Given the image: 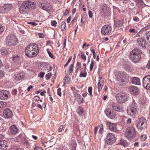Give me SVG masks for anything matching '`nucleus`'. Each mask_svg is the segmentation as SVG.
<instances>
[{"instance_id":"f257e3e1","label":"nucleus","mask_w":150,"mask_h":150,"mask_svg":"<svg viewBox=\"0 0 150 150\" xmlns=\"http://www.w3.org/2000/svg\"><path fill=\"white\" fill-rule=\"evenodd\" d=\"M38 46L36 44H32L28 45L25 51V54L29 57H35L39 52Z\"/></svg>"},{"instance_id":"f03ea898","label":"nucleus","mask_w":150,"mask_h":150,"mask_svg":"<svg viewBox=\"0 0 150 150\" xmlns=\"http://www.w3.org/2000/svg\"><path fill=\"white\" fill-rule=\"evenodd\" d=\"M142 53L140 50L136 48L131 51L129 55V58L133 62L137 63L140 60Z\"/></svg>"},{"instance_id":"7ed1b4c3","label":"nucleus","mask_w":150,"mask_h":150,"mask_svg":"<svg viewBox=\"0 0 150 150\" xmlns=\"http://www.w3.org/2000/svg\"><path fill=\"white\" fill-rule=\"evenodd\" d=\"M136 131L134 128L132 127H127L125 134V136L128 140L133 139L135 137Z\"/></svg>"},{"instance_id":"20e7f679","label":"nucleus","mask_w":150,"mask_h":150,"mask_svg":"<svg viewBox=\"0 0 150 150\" xmlns=\"http://www.w3.org/2000/svg\"><path fill=\"white\" fill-rule=\"evenodd\" d=\"M6 42L8 45L10 46H15L18 42V39L14 35H10L6 37Z\"/></svg>"},{"instance_id":"39448f33","label":"nucleus","mask_w":150,"mask_h":150,"mask_svg":"<svg viewBox=\"0 0 150 150\" xmlns=\"http://www.w3.org/2000/svg\"><path fill=\"white\" fill-rule=\"evenodd\" d=\"M129 81V76L125 73L121 74L117 81V83L119 85H125Z\"/></svg>"},{"instance_id":"423d86ee","label":"nucleus","mask_w":150,"mask_h":150,"mask_svg":"<svg viewBox=\"0 0 150 150\" xmlns=\"http://www.w3.org/2000/svg\"><path fill=\"white\" fill-rule=\"evenodd\" d=\"M105 143L109 145H112L116 141V139L114 134L109 133L107 134L105 139Z\"/></svg>"},{"instance_id":"0eeeda50","label":"nucleus","mask_w":150,"mask_h":150,"mask_svg":"<svg viewBox=\"0 0 150 150\" xmlns=\"http://www.w3.org/2000/svg\"><path fill=\"white\" fill-rule=\"evenodd\" d=\"M115 97L117 102L120 103H125L127 100V96L122 93L117 94Z\"/></svg>"},{"instance_id":"6e6552de","label":"nucleus","mask_w":150,"mask_h":150,"mask_svg":"<svg viewBox=\"0 0 150 150\" xmlns=\"http://www.w3.org/2000/svg\"><path fill=\"white\" fill-rule=\"evenodd\" d=\"M110 9L108 6L106 4H103L102 5V13L103 17L107 18L109 15Z\"/></svg>"},{"instance_id":"1a4fd4ad","label":"nucleus","mask_w":150,"mask_h":150,"mask_svg":"<svg viewBox=\"0 0 150 150\" xmlns=\"http://www.w3.org/2000/svg\"><path fill=\"white\" fill-rule=\"evenodd\" d=\"M146 122L145 119L144 117H141L139 119L137 126L139 129L142 130L146 128Z\"/></svg>"},{"instance_id":"9d476101","label":"nucleus","mask_w":150,"mask_h":150,"mask_svg":"<svg viewBox=\"0 0 150 150\" xmlns=\"http://www.w3.org/2000/svg\"><path fill=\"white\" fill-rule=\"evenodd\" d=\"M143 86L145 89L148 90L150 88V75L144 76L142 80Z\"/></svg>"},{"instance_id":"9b49d317","label":"nucleus","mask_w":150,"mask_h":150,"mask_svg":"<svg viewBox=\"0 0 150 150\" xmlns=\"http://www.w3.org/2000/svg\"><path fill=\"white\" fill-rule=\"evenodd\" d=\"M112 28L111 26L108 25H104L101 28V33L102 34L107 35L111 32Z\"/></svg>"},{"instance_id":"f8f14e48","label":"nucleus","mask_w":150,"mask_h":150,"mask_svg":"<svg viewBox=\"0 0 150 150\" xmlns=\"http://www.w3.org/2000/svg\"><path fill=\"white\" fill-rule=\"evenodd\" d=\"M136 45L139 48H145L146 46V42L144 38H139L137 40Z\"/></svg>"},{"instance_id":"ddd939ff","label":"nucleus","mask_w":150,"mask_h":150,"mask_svg":"<svg viewBox=\"0 0 150 150\" xmlns=\"http://www.w3.org/2000/svg\"><path fill=\"white\" fill-rule=\"evenodd\" d=\"M10 96L9 92L6 90H2L0 91V99L5 100L8 98Z\"/></svg>"},{"instance_id":"4468645a","label":"nucleus","mask_w":150,"mask_h":150,"mask_svg":"<svg viewBox=\"0 0 150 150\" xmlns=\"http://www.w3.org/2000/svg\"><path fill=\"white\" fill-rule=\"evenodd\" d=\"M35 2H32L29 1H24L22 4L21 6L25 8L27 7L30 10V8L33 9L35 8Z\"/></svg>"},{"instance_id":"2eb2a0df","label":"nucleus","mask_w":150,"mask_h":150,"mask_svg":"<svg viewBox=\"0 0 150 150\" xmlns=\"http://www.w3.org/2000/svg\"><path fill=\"white\" fill-rule=\"evenodd\" d=\"M105 112L107 117L110 119H113L115 117V113L113 110L109 108H106L105 110Z\"/></svg>"},{"instance_id":"dca6fc26","label":"nucleus","mask_w":150,"mask_h":150,"mask_svg":"<svg viewBox=\"0 0 150 150\" xmlns=\"http://www.w3.org/2000/svg\"><path fill=\"white\" fill-rule=\"evenodd\" d=\"M39 6L42 9L47 11H50L52 8L51 6L49 5L46 3L42 2L39 4Z\"/></svg>"},{"instance_id":"f3484780","label":"nucleus","mask_w":150,"mask_h":150,"mask_svg":"<svg viewBox=\"0 0 150 150\" xmlns=\"http://www.w3.org/2000/svg\"><path fill=\"white\" fill-rule=\"evenodd\" d=\"M12 6L9 4H6L0 8V13H5L8 12L11 10Z\"/></svg>"},{"instance_id":"a211bd4d","label":"nucleus","mask_w":150,"mask_h":150,"mask_svg":"<svg viewBox=\"0 0 150 150\" xmlns=\"http://www.w3.org/2000/svg\"><path fill=\"white\" fill-rule=\"evenodd\" d=\"M112 108L117 112H122L123 110V107L122 105L117 103H113L111 104Z\"/></svg>"},{"instance_id":"6ab92c4d","label":"nucleus","mask_w":150,"mask_h":150,"mask_svg":"<svg viewBox=\"0 0 150 150\" xmlns=\"http://www.w3.org/2000/svg\"><path fill=\"white\" fill-rule=\"evenodd\" d=\"M106 125L107 127H108L110 130L115 132L117 131L116 127V125L115 123H112L110 122H108L106 123Z\"/></svg>"},{"instance_id":"aec40b11","label":"nucleus","mask_w":150,"mask_h":150,"mask_svg":"<svg viewBox=\"0 0 150 150\" xmlns=\"http://www.w3.org/2000/svg\"><path fill=\"white\" fill-rule=\"evenodd\" d=\"M3 114L4 117L7 118H10L13 116L12 111L8 108L4 110Z\"/></svg>"},{"instance_id":"412c9836","label":"nucleus","mask_w":150,"mask_h":150,"mask_svg":"<svg viewBox=\"0 0 150 150\" xmlns=\"http://www.w3.org/2000/svg\"><path fill=\"white\" fill-rule=\"evenodd\" d=\"M137 111L138 110H137L135 109L127 108V111L128 115L134 117L137 115Z\"/></svg>"},{"instance_id":"4be33fe9","label":"nucleus","mask_w":150,"mask_h":150,"mask_svg":"<svg viewBox=\"0 0 150 150\" xmlns=\"http://www.w3.org/2000/svg\"><path fill=\"white\" fill-rule=\"evenodd\" d=\"M8 147L7 142L5 140H0V150H6Z\"/></svg>"},{"instance_id":"5701e85b","label":"nucleus","mask_w":150,"mask_h":150,"mask_svg":"<svg viewBox=\"0 0 150 150\" xmlns=\"http://www.w3.org/2000/svg\"><path fill=\"white\" fill-rule=\"evenodd\" d=\"M18 139L19 140L21 141L23 144L28 146V140L26 139L24 136L22 135H20L18 137Z\"/></svg>"},{"instance_id":"b1692460","label":"nucleus","mask_w":150,"mask_h":150,"mask_svg":"<svg viewBox=\"0 0 150 150\" xmlns=\"http://www.w3.org/2000/svg\"><path fill=\"white\" fill-rule=\"evenodd\" d=\"M129 91L131 93L134 95H137L139 93L138 88L135 86H131L129 88Z\"/></svg>"},{"instance_id":"393cba45","label":"nucleus","mask_w":150,"mask_h":150,"mask_svg":"<svg viewBox=\"0 0 150 150\" xmlns=\"http://www.w3.org/2000/svg\"><path fill=\"white\" fill-rule=\"evenodd\" d=\"M29 10H30L27 7L25 8L22 6H21L19 8L20 12L22 14H28Z\"/></svg>"},{"instance_id":"a878e982","label":"nucleus","mask_w":150,"mask_h":150,"mask_svg":"<svg viewBox=\"0 0 150 150\" xmlns=\"http://www.w3.org/2000/svg\"><path fill=\"white\" fill-rule=\"evenodd\" d=\"M25 76V74L23 72L19 73L16 76L15 79L17 81H19L23 79Z\"/></svg>"},{"instance_id":"bb28decb","label":"nucleus","mask_w":150,"mask_h":150,"mask_svg":"<svg viewBox=\"0 0 150 150\" xmlns=\"http://www.w3.org/2000/svg\"><path fill=\"white\" fill-rule=\"evenodd\" d=\"M10 130L13 134H15L18 132V130L16 125H13L11 126Z\"/></svg>"},{"instance_id":"cd10ccee","label":"nucleus","mask_w":150,"mask_h":150,"mask_svg":"<svg viewBox=\"0 0 150 150\" xmlns=\"http://www.w3.org/2000/svg\"><path fill=\"white\" fill-rule=\"evenodd\" d=\"M103 85V81L102 78H100L99 80L98 84V88L99 91L101 90Z\"/></svg>"},{"instance_id":"c85d7f7f","label":"nucleus","mask_w":150,"mask_h":150,"mask_svg":"<svg viewBox=\"0 0 150 150\" xmlns=\"http://www.w3.org/2000/svg\"><path fill=\"white\" fill-rule=\"evenodd\" d=\"M132 83L135 85H139L140 84L139 79L137 77H134L132 78Z\"/></svg>"},{"instance_id":"c756f323","label":"nucleus","mask_w":150,"mask_h":150,"mask_svg":"<svg viewBox=\"0 0 150 150\" xmlns=\"http://www.w3.org/2000/svg\"><path fill=\"white\" fill-rule=\"evenodd\" d=\"M128 108H132V109H135L137 110H138V109L137 107V105L135 102L133 100L132 103L131 104H130L129 106L128 107Z\"/></svg>"},{"instance_id":"7c9ffc66","label":"nucleus","mask_w":150,"mask_h":150,"mask_svg":"<svg viewBox=\"0 0 150 150\" xmlns=\"http://www.w3.org/2000/svg\"><path fill=\"white\" fill-rule=\"evenodd\" d=\"M76 142L74 141H71L69 146L71 150H76Z\"/></svg>"},{"instance_id":"2f4dec72","label":"nucleus","mask_w":150,"mask_h":150,"mask_svg":"<svg viewBox=\"0 0 150 150\" xmlns=\"http://www.w3.org/2000/svg\"><path fill=\"white\" fill-rule=\"evenodd\" d=\"M123 24V21L122 20H118L114 22V27H120L122 26Z\"/></svg>"},{"instance_id":"473e14b6","label":"nucleus","mask_w":150,"mask_h":150,"mask_svg":"<svg viewBox=\"0 0 150 150\" xmlns=\"http://www.w3.org/2000/svg\"><path fill=\"white\" fill-rule=\"evenodd\" d=\"M146 37V38L148 41V42L150 43V31H148L146 32L145 33Z\"/></svg>"},{"instance_id":"72a5a7b5","label":"nucleus","mask_w":150,"mask_h":150,"mask_svg":"<svg viewBox=\"0 0 150 150\" xmlns=\"http://www.w3.org/2000/svg\"><path fill=\"white\" fill-rule=\"evenodd\" d=\"M81 71L80 74L79 76L81 77H86V76L87 74L86 70L85 71H84V72H83L82 69H81Z\"/></svg>"},{"instance_id":"f704fd0d","label":"nucleus","mask_w":150,"mask_h":150,"mask_svg":"<svg viewBox=\"0 0 150 150\" xmlns=\"http://www.w3.org/2000/svg\"><path fill=\"white\" fill-rule=\"evenodd\" d=\"M7 105L6 102L0 101V110L5 108Z\"/></svg>"},{"instance_id":"c9c22d12","label":"nucleus","mask_w":150,"mask_h":150,"mask_svg":"<svg viewBox=\"0 0 150 150\" xmlns=\"http://www.w3.org/2000/svg\"><path fill=\"white\" fill-rule=\"evenodd\" d=\"M61 30L64 31L66 28V23L64 21H63L61 23Z\"/></svg>"},{"instance_id":"e433bc0d","label":"nucleus","mask_w":150,"mask_h":150,"mask_svg":"<svg viewBox=\"0 0 150 150\" xmlns=\"http://www.w3.org/2000/svg\"><path fill=\"white\" fill-rule=\"evenodd\" d=\"M127 143L126 141L123 139H122L120 141L119 144L123 146H126Z\"/></svg>"},{"instance_id":"4c0bfd02","label":"nucleus","mask_w":150,"mask_h":150,"mask_svg":"<svg viewBox=\"0 0 150 150\" xmlns=\"http://www.w3.org/2000/svg\"><path fill=\"white\" fill-rule=\"evenodd\" d=\"M74 67V64H71L69 67L68 71V72L69 74L72 73L73 70V67Z\"/></svg>"},{"instance_id":"58836bf2","label":"nucleus","mask_w":150,"mask_h":150,"mask_svg":"<svg viewBox=\"0 0 150 150\" xmlns=\"http://www.w3.org/2000/svg\"><path fill=\"white\" fill-rule=\"evenodd\" d=\"M94 60L92 59L91 60V62L90 66V71H91L93 68L94 65Z\"/></svg>"},{"instance_id":"ea45409f","label":"nucleus","mask_w":150,"mask_h":150,"mask_svg":"<svg viewBox=\"0 0 150 150\" xmlns=\"http://www.w3.org/2000/svg\"><path fill=\"white\" fill-rule=\"evenodd\" d=\"M77 96L78 97V101L80 102L81 103H82L83 101V98L80 95H77Z\"/></svg>"},{"instance_id":"a19ab883","label":"nucleus","mask_w":150,"mask_h":150,"mask_svg":"<svg viewBox=\"0 0 150 150\" xmlns=\"http://www.w3.org/2000/svg\"><path fill=\"white\" fill-rule=\"evenodd\" d=\"M13 60L15 62H17L19 60V57L18 56L14 57L13 58Z\"/></svg>"},{"instance_id":"79ce46f5","label":"nucleus","mask_w":150,"mask_h":150,"mask_svg":"<svg viewBox=\"0 0 150 150\" xmlns=\"http://www.w3.org/2000/svg\"><path fill=\"white\" fill-rule=\"evenodd\" d=\"M147 138L146 135L144 134L142 135L141 136V139L142 141H144Z\"/></svg>"},{"instance_id":"37998d69","label":"nucleus","mask_w":150,"mask_h":150,"mask_svg":"<svg viewBox=\"0 0 150 150\" xmlns=\"http://www.w3.org/2000/svg\"><path fill=\"white\" fill-rule=\"evenodd\" d=\"M52 75L51 73H49L46 75V78L47 79H49L51 77Z\"/></svg>"},{"instance_id":"c03bdc74","label":"nucleus","mask_w":150,"mask_h":150,"mask_svg":"<svg viewBox=\"0 0 150 150\" xmlns=\"http://www.w3.org/2000/svg\"><path fill=\"white\" fill-rule=\"evenodd\" d=\"M72 57H70L69 58V59L67 62V63L64 65V67H67L68 64L71 61V60Z\"/></svg>"},{"instance_id":"a18cd8bd","label":"nucleus","mask_w":150,"mask_h":150,"mask_svg":"<svg viewBox=\"0 0 150 150\" xmlns=\"http://www.w3.org/2000/svg\"><path fill=\"white\" fill-rule=\"evenodd\" d=\"M103 130V125H100V128L99 131V133L100 134L102 133Z\"/></svg>"},{"instance_id":"49530a36","label":"nucleus","mask_w":150,"mask_h":150,"mask_svg":"<svg viewBox=\"0 0 150 150\" xmlns=\"http://www.w3.org/2000/svg\"><path fill=\"white\" fill-rule=\"evenodd\" d=\"M51 25L53 26H56L57 24V22L55 21L51 22Z\"/></svg>"},{"instance_id":"de8ad7c7","label":"nucleus","mask_w":150,"mask_h":150,"mask_svg":"<svg viewBox=\"0 0 150 150\" xmlns=\"http://www.w3.org/2000/svg\"><path fill=\"white\" fill-rule=\"evenodd\" d=\"M81 57L85 61L86 60V57L84 53H81Z\"/></svg>"},{"instance_id":"09e8293b","label":"nucleus","mask_w":150,"mask_h":150,"mask_svg":"<svg viewBox=\"0 0 150 150\" xmlns=\"http://www.w3.org/2000/svg\"><path fill=\"white\" fill-rule=\"evenodd\" d=\"M61 88H59L57 91V94L59 96H61Z\"/></svg>"},{"instance_id":"8fccbe9b","label":"nucleus","mask_w":150,"mask_h":150,"mask_svg":"<svg viewBox=\"0 0 150 150\" xmlns=\"http://www.w3.org/2000/svg\"><path fill=\"white\" fill-rule=\"evenodd\" d=\"M88 14L89 17L92 18L93 15V13L92 11L89 10L88 11Z\"/></svg>"},{"instance_id":"3c124183","label":"nucleus","mask_w":150,"mask_h":150,"mask_svg":"<svg viewBox=\"0 0 150 150\" xmlns=\"http://www.w3.org/2000/svg\"><path fill=\"white\" fill-rule=\"evenodd\" d=\"M92 87H89L88 88V92L89 93L90 95H92Z\"/></svg>"},{"instance_id":"603ef678","label":"nucleus","mask_w":150,"mask_h":150,"mask_svg":"<svg viewBox=\"0 0 150 150\" xmlns=\"http://www.w3.org/2000/svg\"><path fill=\"white\" fill-rule=\"evenodd\" d=\"M4 30L3 26L1 25L0 24V35L1 34L2 32H3Z\"/></svg>"},{"instance_id":"864d4df0","label":"nucleus","mask_w":150,"mask_h":150,"mask_svg":"<svg viewBox=\"0 0 150 150\" xmlns=\"http://www.w3.org/2000/svg\"><path fill=\"white\" fill-rule=\"evenodd\" d=\"M126 123L129 125H130V124L131 123V121L132 120L130 118H128L127 120H126Z\"/></svg>"},{"instance_id":"5fc2aeb1","label":"nucleus","mask_w":150,"mask_h":150,"mask_svg":"<svg viewBox=\"0 0 150 150\" xmlns=\"http://www.w3.org/2000/svg\"><path fill=\"white\" fill-rule=\"evenodd\" d=\"M133 20L136 22H138L139 21V18L136 17V16H134L133 18Z\"/></svg>"},{"instance_id":"6e6d98bb","label":"nucleus","mask_w":150,"mask_h":150,"mask_svg":"<svg viewBox=\"0 0 150 150\" xmlns=\"http://www.w3.org/2000/svg\"><path fill=\"white\" fill-rule=\"evenodd\" d=\"M120 1L123 2L125 4H127L129 3L130 1V0H120Z\"/></svg>"},{"instance_id":"4d7b16f0","label":"nucleus","mask_w":150,"mask_h":150,"mask_svg":"<svg viewBox=\"0 0 150 150\" xmlns=\"http://www.w3.org/2000/svg\"><path fill=\"white\" fill-rule=\"evenodd\" d=\"M28 23L32 25H36L37 24L36 23L34 22H28Z\"/></svg>"},{"instance_id":"13d9d810","label":"nucleus","mask_w":150,"mask_h":150,"mask_svg":"<svg viewBox=\"0 0 150 150\" xmlns=\"http://www.w3.org/2000/svg\"><path fill=\"white\" fill-rule=\"evenodd\" d=\"M4 76V73L2 70H0V78Z\"/></svg>"},{"instance_id":"bf43d9fd","label":"nucleus","mask_w":150,"mask_h":150,"mask_svg":"<svg viewBox=\"0 0 150 150\" xmlns=\"http://www.w3.org/2000/svg\"><path fill=\"white\" fill-rule=\"evenodd\" d=\"M63 128V125H61L59 128L58 129V131L59 132H61L62 131V130Z\"/></svg>"},{"instance_id":"052dcab7","label":"nucleus","mask_w":150,"mask_h":150,"mask_svg":"<svg viewBox=\"0 0 150 150\" xmlns=\"http://www.w3.org/2000/svg\"><path fill=\"white\" fill-rule=\"evenodd\" d=\"M4 136V133L2 131H0V137L3 138Z\"/></svg>"},{"instance_id":"680f3d73","label":"nucleus","mask_w":150,"mask_h":150,"mask_svg":"<svg viewBox=\"0 0 150 150\" xmlns=\"http://www.w3.org/2000/svg\"><path fill=\"white\" fill-rule=\"evenodd\" d=\"M34 150H44L42 149L41 148L38 147L36 146L34 149Z\"/></svg>"},{"instance_id":"e2e57ef3","label":"nucleus","mask_w":150,"mask_h":150,"mask_svg":"<svg viewBox=\"0 0 150 150\" xmlns=\"http://www.w3.org/2000/svg\"><path fill=\"white\" fill-rule=\"evenodd\" d=\"M45 74L44 72H41L40 74L39 77L40 78H42L43 77Z\"/></svg>"},{"instance_id":"0e129e2a","label":"nucleus","mask_w":150,"mask_h":150,"mask_svg":"<svg viewBox=\"0 0 150 150\" xmlns=\"http://www.w3.org/2000/svg\"><path fill=\"white\" fill-rule=\"evenodd\" d=\"M34 100L36 101L39 100L40 99V98L38 96H35L34 98Z\"/></svg>"},{"instance_id":"69168bd1","label":"nucleus","mask_w":150,"mask_h":150,"mask_svg":"<svg viewBox=\"0 0 150 150\" xmlns=\"http://www.w3.org/2000/svg\"><path fill=\"white\" fill-rule=\"evenodd\" d=\"M17 91L16 89H14L12 90V93L13 94L15 95L17 94Z\"/></svg>"},{"instance_id":"338daca9","label":"nucleus","mask_w":150,"mask_h":150,"mask_svg":"<svg viewBox=\"0 0 150 150\" xmlns=\"http://www.w3.org/2000/svg\"><path fill=\"white\" fill-rule=\"evenodd\" d=\"M40 38H43L44 35L43 33H39L38 34Z\"/></svg>"},{"instance_id":"774afa93","label":"nucleus","mask_w":150,"mask_h":150,"mask_svg":"<svg viewBox=\"0 0 150 150\" xmlns=\"http://www.w3.org/2000/svg\"><path fill=\"white\" fill-rule=\"evenodd\" d=\"M146 67L148 69H150V61H148V63L146 65Z\"/></svg>"}]
</instances>
